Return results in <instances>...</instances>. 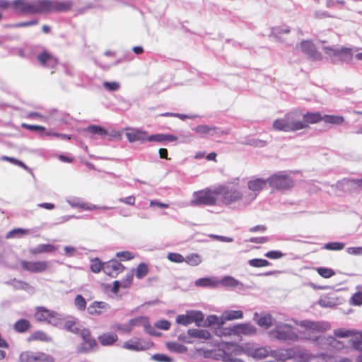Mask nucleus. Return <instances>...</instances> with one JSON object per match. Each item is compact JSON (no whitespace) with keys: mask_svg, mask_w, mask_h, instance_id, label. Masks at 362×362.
Returning a JSON list of instances; mask_svg holds the SVG:
<instances>
[{"mask_svg":"<svg viewBox=\"0 0 362 362\" xmlns=\"http://www.w3.org/2000/svg\"><path fill=\"white\" fill-rule=\"evenodd\" d=\"M30 326V325L28 320L21 319L14 324V329L18 332H25L29 329Z\"/></svg>","mask_w":362,"mask_h":362,"instance_id":"nucleus-41","label":"nucleus"},{"mask_svg":"<svg viewBox=\"0 0 362 362\" xmlns=\"http://www.w3.org/2000/svg\"><path fill=\"white\" fill-rule=\"evenodd\" d=\"M302 115L303 112L298 109L286 115L291 132L305 129Z\"/></svg>","mask_w":362,"mask_h":362,"instance_id":"nucleus-12","label":"nucleus"},{"mask_svg":"<svg viewBox=\"0 0 362 362\" xmlns=\"http://www.w3.org/2000/svg\"><path fill=\"white\" fill-rule=\"evenodd\" d=\"M301 51L308 55L313 60L321 61L322 59V54L316 49L314 43L310 40H303L300 44Z\"/></svg>","mask_w":362,"mask_h":362,"instance_id":"nucleus-14","label":"nucleus"},{"mask_svg":"<svg viewBox=\"0 0 362 362\" xmlns=\"http://www.w3.org/2000/svg\"><path fill=\"white\" fill-rule=\"evenodd\" d=\"M103 263L98 258L93 259L90 262V270L93 273H99L101 270L103 271Z\"/></svg>","mask_w":362,"mask_h":362,"instance_id":"nucleus-46","label":"nucleus"},{"mask_svg":"<svg viewBox=\"0 0 362 362\" xmlns=\"http://www.w3.org/2000/svg\"><path fill=\"white\" fill-rule=\"evenodd\" d=\"M204 319V315L199 310H187L185 315H179L176 317V323L187 326L194 322L199 326Z\"/></svg>","mask_w":362,"mask_h":362,"instance_id":"nucleus-7","label":"nucleus"},{"mask_svg":"<svg viewBox=\"0 0 362 362\" xmlns=\"http://www.w3.org/2000/svg\"><path fill=\"white\" fill-rule=\"evenodd\" d=\"M272 337L284 341H296L300 339L295 328L288 324L281 323L269 332Z\"/></svg>","mask_w":362,"mask_h":362,"instance_id":"nucleus-3","label":"nucleus"},{"mask_svg":"<svg viewBox=\"0 0 362 362\" xmlns=\"http://www.w3.org/2000/svg\"><path fill=\"white\" fill-rule=\"evenodd\" d=\"M245 354L257 359H262L269 355V351L264 346L255 347L247 345L245 346Z\"/></svg>","mask_w":362,"mask_h":362,"instance_id":"nucleus-19","label":"nucleus"},{"mask_svg":"<svg viewBox=\"0 0 362 362\" xmlns=\"http://www.w3.org/2000/svg\"><path fill=\"white\" fill-rule=\"evenodd\" d=\"M103 86L105 89L110 91L117 90L119 88V84L117 82L112 81H105L103 83Z\"/></svg>","mask_w":362,"mask_h":362,"instance_id":"nucleus-60","label":"nucleus"},{"mask_svg":"<svg viewBox=\"0 0 362 362\" xmlns=\"http://www.w3.org/2000/svg\"><path fill=\"white\" fill-rule=\"evenodd\" d=\"M243 317V313L242 310H227L223 313L221 315L222 320L224 322L226 321H230Z\"/></svg>","mask_w":362,"mask_h":362,"instance_id":"nucleus-34","label":"nucleus"},{"mask_svg":"<svg viewBox=\"0 0 362 362\" xmlns=\"http://www.w3.org/2000/svg\"><path fill=\"white\" fill-rule=\"evenodd\" d=\"M296 324L304 329L303 331L299 332L300 339H311L313 334L324 332L329 328L327 323L308 320H302Z\"/></svg>","mask_w":362,"mask_h":362,"instance_id":"nucleus-2","label":"nucleus"},{"mask_svg":"<svg viewBox=\"0 0 362 362\" xmlns=\"http://www.w3.org/2000/svg\"><path fill=\"white\" fill-rule=\"evenodd\" d=\"M84 132L90 134L92 136H98L100 137H105L107 135V131L98 125H89L86 129H84Z\"/></svg>","mask_w":362,"mask_h":362,"instance_id":"nucleus-30","label":"nucleus"},{"mask_svg":"<svg viewBox=\"0 0 362 362\" xmlns=\"http://www.w3.org/2000/svg\"><path fill=\"white\" fill-rule=\"evenodd\" d=\"M254 320L261 327L268 329L273 325L274 318L270 314H263L259 317L257 313L254 315Z\"/></svg>","mask_w":362,"mask_h":362,"instance_id":"nucleus-25","label":"nucleus"},{"mask_svg":"<svg viewBox=\"0 0 362 362\" xmlns=\"http://www.w3.org/2000/svg\"><path fill=\"white\" fill-rule=\"evenodd\" d=\"M338 59L341 62H350L353 57V52L351 48L341 47L337 54Z\"/></svg>","mask_w":362,"mask_h":362,"instance_id":"nucleus-36","label":"nucleus"},{"mask_svg":"<svg viewBox=\"0 0 362 362\" xmlns=\"http://www.w3.org/2000/svg\"><path fill=\"white\" fill-rule=\"evenodd\" d=\"M35 318L37 321L47 322L53 325H57L61 321V315L55 311L44 307H37Z\"/></svg>","mask_w":362,"mask_h":362,"instance_id":"nucleus-6","label":"nucleus"},{"mask_svg":"<svg viewBox=\"0 0 362 362\" xmlns=\"http://www.w3.org/2000/svg\"><path fill=\"white\" fill-rule=\"evenodd\" d=\"M269 185L278 190H286L291 188L293 185V180L288 175L279 172L275 173L268 178Z\"/></svg>","mask_w":362,"mask_h":362,"instance_id":"nucleus-5","label":"nucleus"},{"mask_svg":"<svg viewBox=\"0 0 362 362\" xmlns=\"http://www.w3.org/2000/svg\"><path fill=\"white\" fill-rule=\"evenodd\" d=\"M11 6L16 12L28 15V0H13Z\"/></svg>","mask_w":362,"mask_h":362,"instance_id":"nucleus-31","label":"nucleus"},{"mask_svg":"<svg viewBox=\"0 0 362 362\" xmlns=\"http://www.w3.org/2000/svg\"><path fill=\"white\" fill-rule=\"evenodd\" d=\"M218 188H221L220 195L222 196L221 201L224 204L229 205L238 202L243 198V194L238 188H228L223 185L218 186Z\"/></svg>","mask_w":362,"mask_h":362,"instance_id":"nucleus-8","label":"nucleus"},{"mask_svg":"<svg viewBox=\"0 0 362 362\" xmlns=\"http://www.w3.org/2000/svg\"><path fill=\"white\" fill-rule=\"evenodd\" d=\"M116 256L120 259V260L127 261L134 259V255L129 251L118 252Z\"/></svg>","mask_w":362,"mask_h":362,"instance_id":"nucleus-58","label":"nucleus"},{"mask_svg":"<svg viewBox=\"0 0 362 362\" xmlns=\"http://www.w3.org/2000/svg\"><path fill=\"white\" fill-rule=\"evenodd\" d=\"M217 129L215 127H209L207 125H199L194 131L201 135H206L210 134L211 132H215Z\"/></svg>","mask_w":362,"mask_h":362,"instance_id":"nucleus-48","label":"nucleus"},{"mask_svg":"<svg viewBox=\"0 0 362 362\" xmlns=\"http://www.w3.org/2000/svg\"><path fill=\"white\" fill-rule=\"evenodd\" d=\"M83 342L81 349L85 351H89L97 347L95 339L91 336L90 332L87 329H83L80 333Z\"/></svg>","mask_w":362,"mask_h":362,"instance_id":"nucleus-16","label":"nucleus"},{"mask_svg":"<svg viewBox=\"0 0 362 362\" xmlns=\"http://www.w3.org/2000/svg\"><path fill=\"white\" fill-rule=\"evenodd\" d=\"M347 185L350 186L352 189H361L362 187V179H348L345 180Z\"/></svg>","mask_w":362,"mask_h":362,"instance_id":"nucleus-56","label":"nucleus"},{"mask_svg":"<svg viewBox=\"0 0 362 362\" xmlns=\"http://www.w3.org/2000/svg\"><path fill=\"white\" fill-rule=\"evenodd\" d=\"M216 283L211 278H201L195 281V285L197 286L206 287V286H216Z\"/></svg>","mask_w":362,"mask_h":362,"instance_id":"nucleus-49","label":"nucleus"},{"mask_svg":"<svg viewBox=\"0 0 362 362\" xmlns=\"http://www.w3.org/2000/svg\"><path fill=\"white\" fill-rule=\"evenodd\" d=\"M270 355L279 361H286L295 356L294 351L292 348L274 350L270 352Z\"/></svg>","mask_w":362,"mask_h":362,"instance_id":"nucleus-23","label":"nucleus"},{"mask_svg":"<svg viewBox=\"0 0 362 362\" xmlns=\"http://www.w3.org/2000/svg\"><path fill=\"white\" fill-rule=\"evenodd\" d=\"M134 277L133 272L131 271L130 272L127 273L125 276V277L121 281V286L123 288H129L132 284Z\"/></svg>","mask_w":362,"mask_h":362,"instance_id":"nucleus-54","label":"nucleus"},{"mask_svg":"<svg viewBox=\"0 0 362 362\" xmlns=\"http://www.w3.org/2000/svg\"><path fill=\"white\" fill-rule=\"evenodd\" d=\"M74 305L80 311H84L86 308V301L81 294L77 295L74 298Z\"/></svg>","mask_w":362,"mask_h":362,"instance_id":"nucleus-45","label":"nucleus"},{"mask_svg":"<svg viewBox=\"0 0 362 362\" xmlns=\"http://www.w3.org/2000/svg\"><path fill=\"white\" fill-rule=\"evenodd\" d=\"M185 262L190 266H197L202 262V259L197 254H191L185 257Z\"/></svg>","mask_w":362,"mask_h":362,"instance_id":"nucleus-43","label":"nucleus"},{"mask_svg":"<svg viewBox=\"0 0 362 362\" xmlns=\"http://www.w3.org/2000/svg\"><path fill=\"white\" fill-rule=\"evenodd\" d=\"M57 250V247L51 244H40L35 247L30 248L29 253L37 255L42 253H51Z\"/></svg>","mask_w":362,"mask_h":362,"instance_id":"nucleus-26","label":"nucleus"},{"mask_svg":"<svg viewBox=\"0 0 362 362\" xmlns=\"http://www.w3.org/2000/svg\"><path fill=\"white\" fill-rule=\"evenodd\" d=\"M351 346L356 350H362V333L358 334L351 340Z\"/></svg>","mask_w":362,"mask_h":362,"instance_id":"nucleus-53","label":"nucleus"},{"mask_svg":"<svg viewBox=\"0 0 362 362\" xmlns=\"http://www.w3.org/2000/svg\"><path fill=\"white\" fill-rule=\"evenodd\" d=\"M303 122H305V128L310 124H313L322 121V115L320 112H307L302 115Z\"/></svg>","mask_w":362,"mask_h":362,"instance_id":"nucleus-24","label":"nucleus"},{"mask_svg":"<svg viewBox=\"0 0 362 362\" xmlns=\"http://www.w3.org/2000/svg\"><path fill=\"white\" fill-rule=\"evenodd\" d=\"M225 351H228L229 354H231L232 357H235L236 356L241 355L243 353L245 354V347L235 344H230L227 346Z\"/></svg>","mask_w":362,"mask_h":362,"instance_id":"nucleus-40","label":"nucleus"},{"mask_svg":"<svg viewBox=\"0 0 362 362\" xmlns=\"http://www.w3.org/2000/svg\"><path fill=\"white\" fill-rule=\"evenodd\" d=\"M344 246H345V245L342 243L332 242V243H326L324 245L323 248L328 250L339 251V250H343L344 248Z\"/></svg>","mask_w":362,"mask_h":362,"instance_id":"nucleus-51","label":"nucleus"},{"mask_svg":"<svg viewBox=\"0 0 362 362\" xmlns=\"http://www.w3.org/2000/svg\"><path fill=\"white\" fill-rule=\"evenodd\" d=\"M323 50L329 57H337L339 52V49H335L329 46H325L323 47Z\"/></svg>","mask_w":362,"mask_h":362,"instance_id":"nucleus-61","label":"nucleus"},{"mask_svg":"<svg viewBox=\"0 0 362 362\" xmlns=\"http://www.w3.org/2000/svg\"><path fill=\"white\" fill-rule=\"evenodd\" d=\"M221 284L226 286L235 287L238 281L233 277L226 276L221 280Z\"/></svg>","mask_w":362,"mask_h":362,"instance_id":"nucleus-59","label":"nucleus"},{"mask_svg":"<svg viewBox=\"0 0 362 362\" xmlns=\"http://www.w3.org/2000/svg\"><path fill=\"white\" fill-rule=\"evenodd\" d=\"M340 303V299L334 293H329L323 296L318 302L319 305L323 308H332L339 305Z\"/></svg>","mask_w":362,"mask_h":362,"instance_id":"nucleus-20","label":"nucleus"},{"mask_svg":"<svg viewBox=\"0 0 362 362\" xmlns=\"http://www.w3.org/2000/svg\"><path fill=\"white\" fill-rule=\"evenodd\" d=\"M74 3L71 0H47V13L68 12L72 9Z\"/></svg>","mask_w":362,"mask_h":362,"instance_id":"nucleus-11","label":"nucleus"},{"mask_svg":"<svg viewBox=\"0 0 362 362\" xmlns=\"http://www.w3.org/2000/svg\"><path fill=\"white\" fill-rule=\"evenodd\" d=\"M316 271L320 276L325 279L330 278L335 274L334 271L329 268L318 267Z\"/></svg>","mask_w":362,"mask_h":362,"instance_id":"nucleus-50","label":"nucleus"},{"mask_svg":"<svg viewBox=\"0 0 362 362\" xmlns=\"http://www.w3.org/2000/svg\"><path fill=\"white\" fill-rule=\"evenodd\" d=\"M37 60L42 65L54 67L58 64L57 59L47 51H43L37 55Z\"/></svg>","mask_w":362,"mask_h":362,"instance_id":"nucleus-22","label":"nucleus"},{"mask_svg":"<svg viewBox=\"0 0 362 362\" xmlns=\"http://www.w3.org/2000/svg\"><path fill=\"white\" fill-rule=\"evenodd\" d=\"M187 334L191 337L202 339H209L211 337L210 332L205 329H189Z\"/></svg>","mask_w":362,"mask_h":362,"instance_id":"nucleus-33","label":"nucleus"},{"mask_svg":"<svg viewBox=\"0 0 362 362\" xmlns=\"http://www.w3.org/2000/svg\"><path fill=\"white\" fill-rule=\"evenodd\" d=\"M125 135L128 141L132 143L136 141H148V132L140 129L132 127L126 128Z\"/></svg>","mask_w":362,"mask_h":362,"instance_id":"nucleus-13","label":"nucleus"},{"mask_svg":"<svg viewBox=\"0 0 362 362\" xmlns=\"http://www.w3.org/2000/svg\"><path fill=\"white\" fill-rule=\"evenodd\" d=\"M148 323V320L145 316H139L129 321V325L132 330L134 327L146 326Z\"/></svg>","mask_w":362,"mask_h":362,"instance_id":"nucleus-39","label":"nucleus"},{"mask_svg":"<svg viewBox=\"0 0 362 362\" xmlns=\"http://www.w3.org/2000/svg\"><path fill=\"white\" fill-rule=\"evenodd\" d=\"M110 308L108 303L104 301H94L87 308V311L90 315H100Z\"/></svg>","mask_w":362,"mask_h":362,"instance_id":"nucleus-18","label":"nucleus"},{"mask_svg":"<svg viewBox=\"0 0 362 362\" xmlns=\"http://www.w3.org/2000/svg\"><path fill=\"white\" fill-rule=\"evenodd\" d=\"M168 259L173 262L182 263L185 262V257L179 253L170 252L168 255Z\"/></svg>","mask_w":362,"mask_h":362,"instance_id":"nucleus-55","label":"nucleus"},{"mask_svg":"<svg viewBox=\"0 0 362 362\" xmlns=\"http://www.w3.org/2000/svg\"><path fill=\"white\" fill-rule=\"evenodd\" d=\"M170 322L166 320H159L156 323V327L163 330H168L170 327Z\"/></svg>","mask_w":362,"mask_h":362,"instance_id":"nucleus-63","label":"nucleus"},{"mask_svg":"<svg viewBox=\"0 0 362 362\" xmlns=\"http://www.w3.org/2000/svg\"><path fill=\"white\" fill-rule=\"evenodd\" d=\"M117 340V334L112 332H105L98 337V341L103 346H111Z\"/></svg>","mask_w":362,"mask_h":362,"instance_id":"nucleus-27","label":"nucleus"},{"mask_svg":"<svg viewBox=\"0 0 362 362\" xmlns=\"http://www.w3.org/2000/svg\"><path fill=\"white\" fill-rule=\"evenodd\" d=\"M248 264L252 267H264L271 264L267 259L257 258L250 259Z\"/></svg>","mask_w":362,"mask_h":362,"instance_id":"nucleus-44","label":"nucleus"},{"mask_svg":"<svg viewBox=\"0 0 362 362\" xmlns=\"http://www.w3.org/2000/svg\"><path fill=\"white\" fill-rule=\"evenodd\" d=\"M22 127L33 132H37L40 135L46 134L47 133L45 132V128L40 125H33L23 123Z\"/></svg>","mask_w":362,"mask_h":362,"instance_id":"nucleus-52","label":"nucleus"},{"mask_svg":"<svg viewBox=\"0 0 362 362\" xmlns=\"http://www.w3.org/2000/svg\"><path fill=\"white\" fill-rule=\"evenodd\" d=\"M351 303L356 305H362V292L355 293L351 298Z\"/></svg>","mask_w":362,"mask_h":362,"instance_id":"nucleus-62","label":"nucleus"},{"mask_svg":"<svg viewBox=\"0 0 362 362\" xmlns=\"http://www.w3.org/2000/svg\"><path fill=\"white\" fill-rule=\"evenodd\" d=\"M168 347L170 351L177 353H185L187 351V348L185 346L177 342L168 344Z\"/></svg>","mask_w":362,"mask_h":362,"instance_id":"nucleus-47","label":"nucleus"},{"mask_svg":"<svg viewBox=\"0 0 362 362\" xmlns=\"http://www.w3.org/2000/svg\"><path fill=\"white\" fill-rule=\"evenodd\" d=\"M221 192V188H218V187L214 189L206 188L194 192L192 204L194 206H214L216 204L218 197L220 195Z\"/></svg>","mask_w":362,"mask_h":362,"instance_id":"nucleus-1","label":"nucleus"},{"mask_svg":"<svg viewBox=\"0 0 362 362\" xmlns=\"http://www.w3.org/2000/svg\"><path fill=\"white\" fill-rule=\"evenodd\" d=\"M20 264L23 270L33 274L43 273L48 269V262L43 260L28 261L22 259Z\"/></svg>","mask_w":362,"mask_h":362,"instance_id":"nucleus-10","label":"nucleus"},{"mask_svg":"<svg viewBox=\"0 0 362 362\" xmlns=\"http://www.w3.org/2000/svg\"><path fill=\"white\" fill-rule=\"evenodd\" d=\"M273 128L276 131L291 132L286 116L276 119L273 123Z\"/></svg>","mask_w":362,"mask_h":362,"instance_id":"nucleus-35","label":"nucleus"},{"mask_svg":"<svg viewBox=\"0 0 362 362\" xmlns=\"http://www.w3.org/2000/svg\"><path fill=\"white\" fill-rule=\"evenodd\" d=\"M124 266L117 260L111 259L104 263L103 272L111 277H116L124 271Z\"/></svg>","mask_w":362,"mask_h":362,"instance_id":"nucleus-15","label":"nucleus"},{"mask_svg":"<svg viewBox=\"0 0 362 362\" xmlns=\"http://www.w3.org/2000/svg\"><path fill=\"white\" fill-rule=\"evenodd\" d=\"M223 360L226 362H244L243 360L232 357L231 354L228 351H223Z\"/></svg>","mask_w":362,"mask_h":362,"instance_id":"nucleus-64","label":"nucleus"},{"mask_svg":"<svg viewBox=\"0 0 362 362\" xmlns=\"http://www.w3.org/2000/svg\"><path fill=\"white\" fill-rule=\"evenodd\" d=\"M29 230L23 228H15L10 231L7 235L8 238H14L17 235H23L28 234Z\"/></svg>","mask_w":362,"mask_h":362,"instance_id":"nucleus-57","label":"nucleus"},{"mask_svg":"<svg viewBox=\"0 0 362 362\" xmlns=\"http://www.w3.org/2000/svg\"><path fill=\"white\" fill-rule=\"evenodd\" d=\"M123 347L131 351H144L148 348V344L143 343L139 338H132L123 344Z\"/></svg>","mask_w":362,"mask_h":362,"instance_id":"nucleus-21","label":"nucleus"},{"mask_svg":"<svg viewBox=\"0 0 362 362\" xmlns=\"http://www.w3.org/2000/svg\"><path fill=\"white\" fill-rule=\"evenodd\" d=\"M21 362H54V358L43 352L24 351L19 356Z\"/></svg>","mask_w":362,"mask_h":362,"instance_id":"nucleus-9","label":"nucleus"},{"mask_svg":"<svg viewBox=\"0 0 362 362\" xmlns=\"http://www.w3.org/2000/svg\"><path fill=\"white\" fill-rule=\"evenodd\" d=\"M28 15L47 13V0L28 1Z\"/></svg>","mask_w":362,"mask_h":362,"instance_id":"nucleus-17","label":"nucleus"},{"mask_svg":"<svg viewBox=\"0 0 362 362\" xmlns=\"http://www.w3.org/2000/svg\"><path fill=\"white\" fill-rule=\"evenodd\" d=\"M322 121L327 124L339 125L344 123V118L340 115H322Z\"/></svg>","mask_w":362,"mask_h":362,"instance_id":"nucleus-38","label":"nucleus"},{"mask_svg":"<svg viewBox=\"0 0 362 362\" xmlns=\"http://www.w3.org/2000/svg\"><path fill=\"white\" fill-rule=\"evenodd\" d=\"M148 273V267L146 263L141 262L139 264L136 269L135 275L139 279L144 278Z\"/></svg>","mask_w":362,"mask_h":362,"instance_id":"nucleus-42","label":"nucleus"},{"mask_svg":"<svg viewBox=\"0 0 362 362\" xmlns=\"http://www.w3.org/2000/svg\"><path fill=\"white\" fill-rule=\"evenodd\" d=\"M28 340L48 342L52 341V337L42 331H36L29 337Z\"/></svg>","mask_w":362,"mask_h":362,"instance_id":"nucleus-37","label":"nucleus"},{"mask_svg":"<svg viewBox=\"0 0 362 362\" xmlns=\"http://www.w3.org/2000/svg\"><path fill=\"white\" fill-rule=\"evenodd\" d=\"M295 356L293 358L297 359L298 362H308L312 357V355L306 350L300 349L298 347H293Z\"/></svg>","mask_w":362,"mask_h":362,"instance_id":"nucleus-32","label":"nucleus"},{"mask_svg":"<svg viewBox=\"0 0 362 362\" xmlns=\"http://www.w3.org/2000/svg\"><path fill=\"white\" fill-rule=\"evenodd\" d=\"M268 179L264 180L262 178H255L248 181L247 187L248 189L252 192H259L266 187Z\"/></svg>","mask_w":362,"mask_h":362,"instance_id":"nucleus-28","label":"nucleus"},{"mask_svg":"<svg viewBox=\"0 0 362 362\" xmlns=\"http://www.w3.org/2000/svg\"><path fill=\"white\" fill-rule=\"evenodd\" d=\"M63 326L66 331L75 334H80L83 329L78 320L73 318L65 320Z\"/></svg>","mask_w":362,"mask_h":362,"instance_id":"nucleus-29","label":"nucleus"},{"mask_svg":"<svg viewBox=\"0 0 362 362\" xmlns=\"http://www.w3.org/2000/svg\"><path fill=\"white\" fill-rule=\"evenodd\" d=\"M257 328L250 323H240L232 327H226L223 329L222 334L220 336H231L235 335L237 337L252 336L257 334Z\"/></svg>","mask_w":362,"mask_h":362,"instance_id":"nucleus-4","label":"nucleus"}]
</instances>
